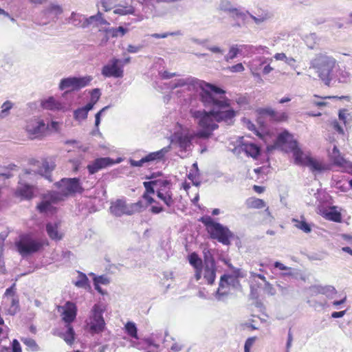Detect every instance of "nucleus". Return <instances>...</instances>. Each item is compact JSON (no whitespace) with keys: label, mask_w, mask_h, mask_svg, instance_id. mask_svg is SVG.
<instances>
[{"label":"nucleus","mask_w":352,"mask_h":352,"mask_svg":"<svg viewBox=\"0 0 352 352\" xmlns=\"http://www.w3.org/2000/svg\"><path fill=\"white\" fill-rule=\"evenodd\" d=\"M168 87L171 90L181 88L183 91L197 93L203 105L210 109L190 111L199 128L195 136L206 139L218 129L217 122H223L228 125L234 123L236 112L230 107V100L222 96L225 94L222 89L192 76L171 80Z\"/></svg>","instance_id":"nucleus-1"},{"label":"nucleus","mask_w":352,"mask_h":352,"mask_svg":"<svg viewBox=\"0 0 352 352\" xmlns=\"http://www.w3.org/2000/svg\"><path fill=\"white\" fill-rule=\"evenodd\" d=\"M59 191H51L43 197L42 201L38 205L37 208L41 212H52L53 205L63 200L69 195L81 193L83 188L78 178H63L56 183Z\"/></svg>","instance_id":"nucleus-2"},{"label":"nucleus","mask_w":352,"mask_h":352,"mask_svg":"<svg viewBox=\"0 0 352 352\" xmlns=\"http://www.w3.org/2000/svg\"><path fill=\"white\" fill-rule=\"evenodd\" d=\"M287 144L289 148L293 153L294 162L299 166H307L312 171L320 172L324 170V166L316 159L305 155L298 146L297 141L293 140L292 135L287 131L280 133L276 140L277 145Z\"/></svg>","instance_id":"nucleus-3"},{"label":"nucleus","mask_w":352,"mask_h":352,"mask_svg":"<svg viewBox=\"0 0 352 352\" xmlns=\"http://www.w3.org/2000/svg\"><path fill=\"white\" fill-rule=\"evenodd\" d=\"M104 310V307L100 304H95L92 307L86 320L87 329L91 334H98L104 330L106 325L103 318Z\"/></svg>","instance_id":"nucleus-4"},{"label":"nucleus","mask_w":352,"mask_h":352,"mask_svg":"<svg viewBox=\"0 0 352 352\" xmlns=\"http://www.w3.org/2000/svg\"><path fill=\"white\" fill-rule=\"evenodd\" d=\"M336 58L327 53L316 54L310 61V68L315 70L318 78H320L331 67V65Z\"/></svg>","instance_id":"nucleus-5"},{"label":"nucleus","mask_w":352,"mask_h":352,"mask_svg":"<svg viewBox=\"0 0 352 352\" xmlns=\"http://www.w3.org/2000/svg\"><path fill=\"white\" fill-rule=\"evenodd\" d=\"M47 129L48 126L44 120L37 118L28 120L25 126V131L32 140L41 139L45 136Z\"/></svg>","instance_id":"nucleus-6"},{"label":"nucleus","mask_w":352,"mask_h":352,"mask_svg":"<svg viewBox=\"0 0 352 352\" xmlns=\"http://www.w3.org/2000/svg\"><path fill=\"white\" fill-rule=\"evenodd\" d=\"M93 78L90 76H85L82 77H68L63 78L59 83V89H71L78 90L87 86Z\"/></svg>","instance_id":"nucleus-7"},{"label":"nucleus","mask_w":352,"mask_h":352,"mask_svg":"<svg viewBox=\"0 0 352 352\" xmlns=\"http://www.w3.org/2000/svg\"><path fill=\"white\" fill-rule=\"evenodd\" d=\"M237 145L232 149L235 154H240L245 152L248 156L256 159L261 153V148L256 144L244 140L243 137H239L236 142Z\"/></svg>","instance_id":"nucleus-8"},{"label":"nucleus","mask_w":352,"mask_h":352,"mask_svg":"<svg viewBox=\"0 0 352 352\" xmlns=\"http://www.w3.org/2000/svg\"><path fill=\"white\" fill-rule=\"evenodd\" d=\"M16 245L20 254L25 255L37 252L41 248L42 244L29 235H23Z\"/></svg>","instance_id":"nucleus-9"},{"label":"nucleus","mask_w":352,"mask_h":352,"mask_svg":"<svg viewBox=\"0 0 352 352\" xmlns=\"http://www.w3.org/2000/svg\"><path fill=\"white\" fill-rule=\"evenodd\" d=\"M239 285V280L236 276L227 274L221 276L219 288L217 291L216 298L219 300H223L224 297L228 294V287L229 285L233 287H237Z\"/></svg>","instance_id":"nucleus-10"},{"label":"nucleus","mask_w":352,"mask_h":352,"mask_svg":"<svg viewBox=\"0 0 352 352\" xmlns=\"http://www.w3.org/2000/svg\"><path fill=\"white\" fill-rule=\"evenodd\" d=\"M209 234L213 239L217 240L223 245H228L230 243V238L233 236L232 232L221 223L214 225L213 228L209 230Z\"/></svg>","instance_id":"nucleus-11"},{"label":"nucleus","mask_w":352,"mask_h":352,"mask_svg":"<svg viewBox=\"0 0 352 352\" xmlns=\"http://www.w3.org/2000/svg\"><path fill=\"white\" fill-rule=\"evenodd\" d=\"M121 60L113 58L109 63L102 68L101 74L106 78H122L124 74V70L122 66H120Z\"/></svg>","instance_id":"nucleus-12"},{"label":"nucleus","mask_w":352,"mask_h":352,"mask_svg":"<svg viewBox=\"0 0 352 352\" xmlns=\"http://www.w3.org/2000/svg\"><path fill=\"white\" fill-rule=\"evenodd\" d=\"M31 174L32 171L25 170L23 174L20 175L19 186L16 189V194L23 199H30L33 197V186L23 183V179L26 178V176Z\"/></svg>","instance_id":"nucleus-13"},{"label":"nucleus","mask_w":352,"mask_h":352,"mask_svg":"<svg viewBox=\"0 0 352 352\" xmlns=\"http://www.w3.org/2000/svg\"><path fill=\"white\" fill-rule=\"evenodd\" d=\"M112 166L111 158L109 157H99L87 165L89 174L93 175L102 168Z\"/></svg>","instance_id":"nucleus-14"},{"label":"nucleus","mask_w":352,"mask_h":352,"mask_svg":"<svg viewBox=\"0 0 352 352\" xmlns=\"http://www.w3.org/2000/svg\"><path fill=\"white\" fill-rule=\"evenodd\" d=\"M60 308L63 309V320L67 324H70L76 317L77 314V307L76 305L70 301L66 302L64 306Z\"/></svg>","instance_id":"nucleus-15"},{"label":"nucleus","mask_w":352,"mask_h":352,"mask_svg":"<svg viewBox=\"0 0 352 352\" xmlns=\"http://www.w3.org/2000/svg\"><path fill=\"white\" fill-rule=\"evenodd\" d=\"M111 212L116 217H121L123 214L130 215L133 211L130 210L127 207L125 201L122 199H117L112 202L110 206Z\"/></svg>","instance_id":"nucleus-16"},{"label":"nucleus","mask_w":352,"mask_h":352,"mask_svg":"<svg viewBox=\"0 0 352 352\" xmlns=\"http://www.w3.org/2000/svg\"><path fill=\"white\" fill-rule=\"evenodd\" d=\"M216 278V267L214 259H207L205 261L204 269V278L210 285H212Z\"/></svg>","instance_id":"nucleus-17"},{"label":"nucleus","mask_w":352,"mask_h":352,"mask_svg":"<svg viewBox=\"0 0 352 352\" xmlns=\"http://www.w3.org/2000/svg\"><path fill=\"white\" fill-rule=\"evenodd\" d=\"M60 224L58 222H50L46 224V232L52 240L60 241L63 237V232L60 228Z\"/></svg>","instance_id":"nucleus-18"},{"label":"nucleus","mask_w":352,"mask_h":352,"mask_svg":"<svg viewBox=\"0 0 352 352\" xmlns=\"http://www.w3.org/2000/svg\"><path fill=\"white\" fill-rule=\"evenodd\" d=\"M350 73L345 67H341L339 64L335 72L334 77L332 81V85L336 83H347L350 80Z\"/></svg>","instance_id":"nucleus-19"},{"label":"nucleus","mask_w":352,"mask_h":352,"mask_svg":"<svg viewBox=\"0 0 352 352\" xmlns=\"http://www.w3.org/2000/svg\"><path fill=\"white\" fill-rule=\"evenodd\" d=\"M188 260L190 264L195 270V279L196 280H199L201 278V272L203 267L202 261L195 252L191 253L189 255Z\"/></svg>","instance_id":"nucleus-20"},{"label":"nucleus","mask_w":352,"mask_h":352,"mask_svg":"<svg viewBox=\"0 0 352 352\" xmlns=\"http://www.w3.org/2000/svg\"><path fill=\"white\" fill-rule=\"evenodd\" d=\"M173 138L176 140V143L182 150L186 151L190 149L193 138L192 135L176 133L174 135Z\"/></svg>","instance_id":"nucleus-21"},{"label":"nucleus","mask_w":352,"mask_h":352,"mask_svg":"<svg viewBox=\"0 0 352 352\" xmlns=\"http://www.w3.org/2000/svg\"><path fill=\"white\" fill-rule=\"evenodd\" d=\"M41 106L43 109L51 110V111H65V106L56 100V99L51 96L48 98L43 100L41 102Z\"/></svg>","instance_id":"nucleus-22"},{"label":"nucleus","mask_w":352,"mask_h":352,"mask_svg":"<svg viewBox=\"0 0 352 352\" xmlns=\"http://www.w3.org/2000/svg\"><path fill=\"white\" fill-rule=\"evenodd\" d=\"M338 62L336 59L331 65V67L320 78V80L327 86H332V81L334 77L335 72L338 67Z\"/></svg>","instance_id":"nucleus-23"},{"label":"nucleus","mask_w":352,"mask_h":352,"mask_svg":"<svg viewBox=\"0 0 352 352\" xmlns=\"http://www.w3.org/2000/svg\"><path fill=\"white\" fill-rule=\"evenodd\" d=\"M311 289L316 294H324L328 298H332V296L337 293L335 287L331 285H314L311 287Z\"/></svg>","instance_id":"nucleus-24"},{"label":"nucleus","mask_w":352,"mask_h":352,"mask_svg":"<svg viewBox=\"0 0 352 352\" xmlns=\"http://www.w3.org/2000/svg\"><path fill=\"white\" fill-rule=\"evenodd\" d=\"M86 20L87 21H85V23H87V27L89 25H94L98 28L103 25H110L109 23L102 17V14L100 12H98L96 15L86 18Z\"/></svg>","instance_id":"nucleus-25"},{"label":"nucleus","mask_w":352,"mask_h":352,"mask_svg":"<svg viewBox=\"0 0 352 352\" xmlns=\"http://www.w3.org/2000/svg\"><path fill=\"white\" fill-rule=\"evenodd\" d=\"M241 15L245 16L246 15H249L250 17L254 21L256 25H260L270 18V14L266 11H258L256 15H253L249 12L246 13L241 14Z\"/></svg>","instance_id":"nucleus-26"},{"label":"nucleus","mask_w":352,"mask_h":352,"mask_svg":"<svg viewBox=\"0 0 352 352\" xmlns=\"http://www.w3.org/2000/svg\"><path fill=\"white\" fill-rule=\"evenodd\" d=\"M170 148V146H168L164 147L156 152L150 153L146 156L144 157L145 162L146 163L162 160L164 157L165 154L169 151Z\"/></svg>","instance_id":"nucleus-27"},{"label":"nucleus","mask_w":352,"mask_h":352,"mask_svg":"<svg viewBox=\"0 0 352 352\" xmlns=\"http://www.w3.org/2000/svg\"><path fill=\"white\" fill-rule=\"evenodd\" d=\"M329 157L333 162L340 167H343L347 160H346L340 154V151L337 148L336 146H333L331 151H329Z\"/></svg>","instance_id":"nucleus-28"},{"label":"nucleus","mask_w":352,"mask_h":352,"mask_svg":"<svg viewBox=\"0 0 352 352\" xmlns=\"http://www.w3.org/2000/svg\"><path fill=\"white\" fill-rule=\"evenodd\" d=\"M65 327L66 329L65 331L60 332L58 335L65 341L67 344L72 345L74 343L75 339L74 330L71 324H66Z\"/></svg>","instance_id":"nucleus-29"},{"label":"nucleus","mask_w":352,"mask_h":352,"mask_svg":"<svg viewBox=\"0 0 352 352\" xmlns=\"http://www.w3.org/2000/svg\"><path fill=\"white\" fill-rule=\"evenodd\" d=\"M3 305L8 307L7 311L10 315L14 316L19 311V301L17 296L3 301Z\"/></svg>","instance_id":"nucleus-30"},{"label":"nucleus","mask_w":352,"mask_h":352,"mask_svg":"<svg viewBox=\"0 0 352 352\" xmlns=\"http://www.w3.org/2000/svg\"><path fill=\"white\" fill-rule=\"evenodd\" d=\"M157 196L168 207H171L175 201L173 199V194L170 190L164 191V189L161 190H157Z\"/></svg>","instance_id":"nucleus-31"},{"label":"nucleus","mask_w":352,"mask_h":352,"mask_svg":"<svg viewBox=\"0 0 352 352\" xmlns=\"http://www.w3.org/2000/svg\"><path fill=\"white\" fill-rule=\"evenodd\" d=\"M43 12L47 18L54 19L60 14L63 12V10L58 5L50 4L43 10Z\"/></svg>","instance_id":"nucleus-32"},{"label":"nucleus","mask_w":352,"mask_h":352,"mask_svg":"<svg viewBox=\"0 0 352 352\" xmlns=\"http://www.w3.org/2000/svg\"><path fill=\"white\" fill-rule=\"evenodd\" d=\"M86 17L80 14L73 12L69 18V23L78 27L85 28L87 23H85Z\"/></svg>","instance_id":"nucleus-33"},{"label":"nucleus","mask_w":352,"mask_h":352,"mask_svg":"<svg viewBox=\"0 0 352 352\" xmlns=\"http://www.w3.org/2000/svg\"><path fill=\"white\" fill-rule=\"evenodd\" d=\"M245 45H233L230 47L229 52L225 56L224 59L226 62L235 58L239 54H240Z\"/></svg>","instance_id":"nucleus-34"},{"label":"nucleus","mask_w":352,"mask_h":352,"mask_svg":"<svg viewBox=\"0 0 352 352\" xmlns=\"http://www.w3.org/2000/svg\"><path fill=\"white\" fill-rule=\"evenodd\" d=\"M294 226L298 229L303 231L305 233H309L311 231L310 225L307 223L305 218L302 216L300 219H292Z\"/></svg>","instance_id":"nucleus-35"},{"label":"nucleus","mask_w":352,"mask_h":352,"mask_svg":"<svg viewBox=\"0 0 352 352\" xmlns=\"http://www.w3.org/2000/svg\"><path fill=\"white\" fill-rule=\"evenodd\" d=\"M245 204L249 208H263L265 207V203L263 199L256 198V197H250L248 199L245 201Z\"/></svg>","instance_id":"nucleus-36"},{"label":"nucleus","mask_w":352,"mask_h":352,"mask_svg":"<svg viewBox=\"0 0 352 352\" xmlns=\"http://www.w3.org/2000/svg\"><path fill=\"white\" fill-rule=\"evenodd\" d=\"M324 217L327 219L334 221L341 222L342 216L340 212L337 211L335 207L331 208L329 210L324 213Z\"/></svg>","instance_id":"nucleus-37"},{"label":"nucleus","mask_w":352,"mask_h":352,"mask_svg":"<svg viewBox=\"0 0 352 352\" xmlns=\"http://www.w3.org/2000/svg\"><path fill=\"white\" fill-rule=\"evenodd\" d=\"M14 103L10 100H6L1 106L0 111V120L7 118L10 113V110L13 108Z\"/></svg>","instance_id":"nucleus-38"},{"label":"nucleus","mask_w":352,"mask_h":352,"mask_svg":"<svg viewBox=\"0 0 352 352\" xmlns=\"http://www.w3.org/2000/svg\"><path fill=\"white\" fill-rule=\"evenodd\" d=\"M108 32L109 39L110 38L123 36L128 32V30L122 26H120L118 28H111V29H109Z\"/></svg>","instance_id":"nucleus-39"},{"label":"nucleus","mask_w":352,"mask_h":352,"mask_svg":"<svg viewBox=\"0 0 352 352\" xmlns=\"http://www.w3.org/2000/svg\"><path fill=\"white\" fill-rule=\"evenodd\" d=\"M124 329L128 335L131 337L138 339V329L135 324L133 322H128L124 326Z\"/></svg>","instance_id":"nucleus-40"},{"label":"nucleus","mask_w":352,"mask_h":352,"mask_svg":"<svg viewBox=\"0 0 352 352\" xmlns=\"http://www.w3.org/2000/svg\"><path fill=\"white\" fill-rule=\"evenodd\" d=\"M155 187L157 188V190H161L164 189V191L170 190V182L166 179H158L154 180Z\"/></svg>","instance_id":"nucleus-41"},{"label":"nucleus","mask_w":352,"mask_h":352,"mask_svg":"<svg viewBox=\"0 0 352 352\" xmlns=\"http://www.w3.org/2000/svg\"><path fill=\"white\" fill-rule=\"evenodd\" d=\"M43 168L44 169V172L43 171V169H41L38 173L41 176H44L50 182H52V180L50 178V172L53 170L54 166H50V164L47 162H44L43 163Z\"/></svg>","instance_id":"nucleus-42"},{"label":"nucleus","mask_w":352,"mask_h":352,"mask_svg":"<svg viewBox=\"0 0 352 352\" xmlns=\"http://www.w3.org/2000/svg\"><path fill=\"white\" fill-rule=\"evenodd\" d=\"M21 342L25 344L28 347H29L33 351H38L39 350V346L35 342V340L30 338H22L21 339Z\"/></svg>","instance_id":"nucleus-43"},{"label":"nucleus","mask_w":352,"mask_h":352,"mask_svg":"<svg viewBox=\"0 0 352 352\" xmlns=\"http://www.w3.org/2000/svg\"><path fill=\"white\" fill-rule=\"evenodd\" d=\"M88 282L89 279L87 276L82 272H78V280L74 284L78 287H85L88 285Z\"/></svg>","instance_id":"nucleus-44"},{"label":"nucleus","mask_w":352,"mask_h":352,"mask_svg":"<svg viewBox=\"0 0 352 352\" xmlns=\"http://www.w3.org/2000/svg\"><path fill=\"white\" fill-rule=\"evenodd\" d=\"M272 58H261L260 61V65L263 66L265 65L263 69V74H270L274 69L270 66V62L272 61Z\"/></svg>","instance_id":"nucleus-45"},{"label":"nucleus","mask_w":352,"mask_h":352,"mask_svg":"<svg viewBox=\"0 0 352 352\" xmlns=\"http://www.w3.org/2000/svg\"><path fill=\"white\" fill-rule=\"evenodd\" d=\"M219 8L223 11L228 12H234L236 11V9L233 8L228 0H222L219 5Z\"/></svg>","instance_id":"nucleus-46"},{"label":"nucleus","mask_w":352,"mask_h":352,"mask_svg":"<svg viewBox=\"0 0 352 352\" xmlns=\"http://www.w3.org/2000/svg\"><path fill=\"white\" fill-rule=\"evenodd\" d=\"M135 9L130 6V7H122L117 8L114 10L113 12L117 14L120 15H126V14H134Z\"/></svg>","instance_id":"nucleus-47"},{"label":"nucleus","mask_w":352,"mask_h":352,"mask_svg":"<svg viewBox=\"0 0 352 352\" xmlns=\"http://www.w3.org/2000/svg\"><path fill=\"white\" fill-rule=\"evenodd\" d=\"M16 284L13 283L11 287L6 289L5 294L3 295V301L6 300H10L11 298L16 297L15 295L16 293V288H15Z\"/></svg>","instance_id":"nucleus-48"},{"label":"nucleus","mask_w":352,"mask_h":352,"mask_svg":"<svg viewBox=\"0 0 352 352\" xmlns=\"http://www.w3.org/2000/svg\"><path fill=\"white\" fill-rule=\"evenodd\" d=\"M201 221L206 226L208 232H209V230L214 228V225L219 223L217 222H214L210 216L203 217Z\"/></svg>","instance_id":"nucleus-49"},{"label":"nucleus","mask_w":352,"mask_h":352,"mask_svg":"<svg viewBox=\"0 0 352 352\" xmlns=\"http://www.w3.org/2000/svg\"><path fill=\"white\" fill-rule=\"evenodd\" d=\"M182 33L179 30L176 32H165L162 34H157L154 33L150 35V36L155 38H167L168 36H177L181 35Z\"/></svg>","instance_id":"nucleus-50"},{"label":"nucleus","mask_w":352,"mask_h":352,"mask_svg":"<svg viewBox=\"0 0 352 352\" xmlns=\"http://www.w3.org/2000/svg\"><path fill=\"white\" fill-rule=\"evenodd\" d=\"M87 113L82 107L78 108L74 112V118L77 120H85L87 118Z\"/></svg>","instance_id":"nucleus-51"},{"label":"nucleus","mask_w":352,"mask_h":352,"mask_svg":"<svg viewBox=\"0 0 352 352\" xmlns=\"http://www.w3.org/2000/svg\"><path fill=\"white\" fill-rule=\"evenodd\" d=\"M188 178L192 181L194 185L199 186L200 182L199 181V172H195L193 170H190L188 174Z\"/></svg>","instance_id":"nucleus-52"},{"label":"nucleus","mask_w":352,"mask_h":352,"mask_svg":"<svg viewBox=\"0 0 352 352\" xmlns=\"http://www.w3.org/2000/svg\"><path fill=\"white\" fill-rule=\"evenodd\" d=\"M143 185L146 189V192L150 194H153L155 192L154 188L155 187L154 180L151 182H144Z\"/></svg>","instance_id":"nucleus-53"},{"label":"nucleus","mask_w":352,"mask_h":352,"mask_svg":"<svg viewBox=\"0 0 352 352\" xmlns=\"http://www.w3.org/2000/svg\"><path fill=\"white\" fill-rule=\"evenodd\" d=\"M117 1L118 0H100V3L104 10L108 11L111 9V6Z\"/></svg>","instance_id":"nucleus-54"},{"label":"nucleus","mask_w":352,"mask_h":352,"mask_svg":"<svg viewBox=\"0 0 352 352\" xmlns=\"http://www.w3.org/2000/svg\"><path fill=\"white\" fill-rule=\"evenodd\" d=\"M109 29H111V28H110L109 25H103L99 27V31L105 33V36L102 39V41H104L105 43L107 42L109 40L108 30H109Z\"/></svg>","instance_id":"nucleus-55"},{"label":"nucleus","mask_w":352,"mask_h":352,"mask_svg":"<svg viewBox=\"0 0 352 352\" xmlns=\"http://www.w3.org/2000/svg\"><path fill=\"white\" fill-rule=\"evenodd\" d=\"M109 108V106H106L103 107L100 111H98L95 116V126L96 127H98L100 123V116L101 114L105 111L107 109Z\"/></svg>","instance_id":"nucleus-56"},{"label":"nucleus","mask_w":352,"mask_h":352,"mask_svg":"<svg viewBox=\"0 0 352 352\" xmlns=\"http://www.w3.org/2000/svg\"><path fill=\"white\" fill-rule=\"evenodd\" d=\"M347 110L345 109H341L339 111L338 117L339 119L344 122V124H347L346 117L349 116L347 113Z\"/></svg>","instance_id":"nucleus-57"},{"label":"nucleus","mask_w":352,"mask_h":352,"mask_svg":"<svg viewBox=\"0 0 352 352\" xmlns=\"http://www.w3.org/2000/svg\"><path fill=\"white\" fill-rule=\"evenodd\" d=\"M229 69L232 72H242L245 68L242 63H238L229 67Z\"/></svg>","instance_id":"nucleus-58"},{"label":"nucleus","mask_w":352,"mask_h":352,"mask_svg":"<svg viewBox=\"0 0 352 352\" xmlns=\"http://www.w3.org/2000/svg\"><path fill=\"white\" fill-rule=\"evenodd\" d=\"M94 282L98 283V284H102V285H107L109 283V280L107 277L104 276H100L98 277H96L94 280Z\"/></svg>","instance_id":"nucleus-59"},{"label":"nucleus","mask_w":352,"mask_h":352,"mask_svg":"<svg viewBox=\"0 0 352 352\" xmlns=\"http://www.w3.org/2000/svg\"><path fill=\"white\" fill-rule=\"evenodd\" d=\"M144 163L146 162L144 161V157H142L140 160L138 161L132 159L129 160L130 165L133 167H142L143 166Z\"/></svg>","instance_id":"nucleus-60"},{"label":"nucleus","mask_w":352,"mask_h":352,"mask_svg":"<svg viewBox=\"0 0 352 352\" xmlns=\"http://www.w3.org/2000/svg\"><path fill=\"white\" fill-rule=\"evenodd\" d=\"M100 96V91L99 89H94L91 93V101H96L97 102Z\"/></svg>","instance_id":"nucleus-61"},{"label":"nucleus","mask_w":352,"mask_h":352,"mask_svg":"<svg viewBox=\"0 0 352 352\" xmlns=\"http://www.w3.org/2000/svg\"><path fill=\"white\" fill-rule=\"evenodd\" d=\"M12 352H22L21 345L19 341L14 339L12 342Z\"/></svg>","instance_id":"nucleus-62"},{"label":"nucleus","mask_w":352,"mask_h":352,"mask_svg":"<svg viewBox=\"0 0 352 352\" xmlns=\"http://www.w3.org/2000/svg\"><path fill=\"white\" fill-rule=\"evenodd\" d=\"M285 63L293 69H296L297 68L296 60L292 57H287L285 60Z\"/></svg>","instance_id":"nucleus-63"},{"label":"nucleus","mask_w":352,"mask_h":352,"mask_svg":"<svg viewBox=\"0 0 352 352\" xmlns=\"http://www.w3.org/2000/svg\"><path fill=\"white\" fill-rule=\"evenodd\" d=\"M342 168L345 172L352 175V162L347 161Z\"/></svg>","instance_id":"nucleus-64"}]
</instances>
